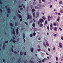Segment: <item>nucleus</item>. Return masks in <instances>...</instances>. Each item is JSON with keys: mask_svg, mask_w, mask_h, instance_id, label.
<instances>
[{"mask_svg": "<svg viewBox=\"0 0 63 63\" xmlns=\"http://www.w3.org/2000/svg\"><path fill=\"white\" fill-rule=\"evenodd\" d=\"M14 19H16V16H14Z\"/></svg>", "mask_w": 63, "mask_h": 63, "instance_id": "nucleus-46", "label": "nucleus"}, {"mask_svg": "<svg viewBox=\"0 0 63 63\" xmlns=\"http://www.w3.org/2000/svg\"><path fill=\"white\" fill-rule=\"evenodd\" d=\"M45 41L46 42V44L47 46H49V44H48V42H47V40H45Z\"/></svg>", "mask_w": 63, "mask_h": 63, "instance_id": "nucleus-4", "label": "nucleus"}, {"mask_svg": "<svg viewBox=\"0 0 63 63\" xmlns=\"http://www.w3.org/2000/svg\"><path fill=\"white\" fill-rule=\"evenodd\" d=\"M62 1H61L59 2V3L60 4H62Z\"/></svg>", "mask_w": 63, "mask_h": 63, "instance_id": "nucleus-36", "label": "nucleus"}, {"mask_svg": "<svg viewBox=\"0 0 63 63\" xmlns=\"http://www.w3.org/2000/svg\"><path fill=\"white\" fill-rule=\"evenodd\" d=\"M22 20V18L21 19H20V21H21Z\"/></svg>", "mask_w": 63, "mask_h": 63, "instance_id": "nucleus-59", "label": "nucleus"}, {"mask_svg": "<svg viewBox=\"0 0 63 63\" xmlns=\"http://www.w3.org/2000/svg\"><path fill=\"white\" fill-rule=\"evenodd\" d=\"M14 53H15V54H16V53H17L16 52V51H14Z\"/></svg>", "mask_w": 63, "mask_h": 63, "instance_id": "nucleus-33", "label": "nucleus"}, {"mask_svg": "<svg viewBox=\"0 0 63 63\" xmlns=\"http://www.w3.org/2000/svg\"><path fill=\"white\" fill-rule=\"evenodd\" d=\"M52 5H51L50 6V8H52Z\"/></svg>", "mask_w": 63, "mask_h": 63, "instance_id": "nucleus-55", "label": "nucleus"}, {"mask_svg": "<svg viewBox=\"0 0 63 63\" xmlns=\"http://www.w3.org/2000/svg\"><path fill=\"white\" fill-rule=\"evenodd\" d=\"M42 18L43 19H44V20H46V18L44 16H43L42 17Z\"/></svg>", "mask_w": 63, "mask_h": 63, "instance_id": "nucleus-29", "label": "nucleus"}, {"mask_svg": "<svg viewBox=\"0 0 63 63\" xmlns=\"http://www.w3.org/2000/svg\"><path fill=\"white\" fill-rule=\"evenodd\" d=\"M57 26H58V25H59L58 24V23H57Z\"/></svg>", "mask_w": 63, "mask_h": 63, "instance_id": "nucleus-56", "label": "nucleus"}, {"mask_svg": "<svg viewBox=\"0 0 63 63\" xmlns=\"http://www.w3.org/2000/svg\"><path fill=\"white\" fill-rule=\"evenodd\" d=\"M58 57H56V60L57 61H58Z\"/></svg>", "mask_w": 63, "mask_h": 63, "instance_id": "nucleus-26", "label": "nucleus"}, {"mask_svg": "<svg viewBox=\"0 0 63 63\" xmlns=\"http://www.w3.org/2000/svg\"><path fill=\"white\" fill-rule=\"evenodd\" d=\"M61 39H62V40H63V37H62Z\"/></svg>", "mask_w": 63, "mask_h": 63, "instance_id": "nucleus-60", "label": "nucleus"}, {"mask_svg": "<svg viewBox=\"0 0 63 63\" xmlns=\"http://www.w3.org/2000/svg\"><path fill=\"white\" fill-rule=\"evenodd\" d=\"M47 28L48 30H49V27L48 26H47Z\"/></svg>", "mask_w": 63, "mask_h": 63, "instance_id": "nucleus-38", "label": "nucleus"}, {"mask_svg": "<svg viewBox=\"0 0 63 63\" xmlns=\"http://www.w3.org/2000/svg\"><path fill=\"white\" fill-rule=\"evenodd\" d=\"M54 36H55V37H56V36H57V34H54Z\"/></svg>", "mask_w": 63, "mask_h": 63, "instance_id": "nucleus-43", "label": "nucleus"}, {"mask_svg": "<svg viewBox=\"0 0 63 63\" xmlns=\"http://www.w3.org/2000/svg\"><path fill=\"white\" fill-rule=\"evenodd\" d=\"M10 42L11 41L12 42H13L14 43H15V42H16V41H13L12 39H11V40H10Z\"/></svg>", "mask_w": 63, "mask_h": 63, "instance_id": "nucleus-11", "label": "nucleus"}, {"mask_svg": "<svg viewBox=\"0 0 63 63\" xmlns=\"http://www.w3.org/2000/svg\"><path fill=\"white\" fill-rule=\"evenodd\" d=\"M25 23L26 24V25H28V24L27 23L25 22Z\"/></svg>", "mask_w": 63, "mask_h": 63, "instance_id": "nucleus-57", "label": "nucleus"}, {"mask_svg": "<svg viewBox=\"0 0 63 63\" xmlns=\"http://www.w3.org/2000/svg\"><path fill=\"white\" fill-rule=\"evenodd\" d=\"M13 33L14 35H15V31H14V30H13Z\"/></svg>", "mask_w": 63, "mask_h": 63, "instance_id": "nucleus-23", "label": "nucleus"}, {"mask_svg": "<svg viewBox=\"0 0 63 63\" xmlns=\"http://www.w3.org/2000/svg\"><path fill=\"white\" fill-rule=\"evenodd\" d=\"M24 54L25 55H26V52H25L24 53Z\"/></svg>", "mask_w": 63, "mask_h": 63, "instance_id": "nucleus-61", "label": "nucleus"}, {"mask_svg": "<svg viewBox=\"0 0 63 63\" xmlns=\"http://www.w3.org/2000/svg\"><path fill=\"white\" fill-rule=\"evenodd\" d=\"M24 43H25V39H24Z\"/></svg>", "mask_w": 63, "mask_h": 63, "instance_id": "nucleus-64", "label": "nucleus"}, {"mask_svg": "<svg viewBox=\"0 0 63 63\" xmlns=\"http://www.w3.org/2000/svg\"><path fill=\"white\" fill-rule=\"evenodd\" d=\"M39 3H41V0H39Z\"/></svg>", "mask_w": 63, "mask_h": 63, "instance_id": "nucleus-37", "label": "nucleus"}, {"mask_svg": "<svg viewBox=\"0 0 63 63\" xmlns=\"http://www.w3.org/2000/svg\"><path fill=\"white\" fill-rule=\"evenodd\" d=\"M27 17V19H29V18H32V16H30L29 14H28Z\"/></svg>", "mask_w": 63, "mask_h": 63, "instance_id": "nucleus-2", "label": "nucleus"}, {"mask_svg": "<svg viewBox=\"0 0 63 63\" xmlns=\"http://www.w3.org/2000/svg\"><path fill=\"white\" fill-rule=\"evenodd\" d=\"M20 54L21 55H23V53H22L21 52H20Z\"/></svg>", "mask_w": 63, "mask_h": 63, "instance_id": "nucleus-25", "label": "nucleus"}, {"mask_svg": "<svg viewBox=\"0 0 63 63\" xmlns=\"http://www.w3.org/2000/svg\"><path fill=\"white\" fill-rule=\"evenodd\" d=\"M22 6H23V4H22L21 6H20V5H19V6L20 8L22 7Z\"/></svg>", "mask_w": 63, "mask_h": 63, "instance_id": "nucleus-20", "label": "nucleus"}, {"mask_svg": "<svg viewBox=\"0 0 63 63\" xmlns=\"http://www.w3.org/2000/svg\"><path fill=\"white\" fill-rule=\"evenodd\" d=\"M18 28H17L16 31V33L17 34H18Z\"/></svg>", "mask_w": 63, "mask_h": 63, "instance_id": "nucleus-8", "label": "nucleus"}, {"mask_svg": "<svg viewBox=\"0 0 63 63\" xmlns=\"http://www.w3.org/2000/svg\"><path fill=\"white\" fill-rule=\"evenodd\" d=\"M35 4H36V3L35 2H34L33 3V4L35 5Z\"/></svg>", "mask_w": 63, "mask_h": 63, "instance_id": "nucleus-44", "label": "nucleus"}, {"mask_svg": "<svg viewBox=\"0 0 63 63\" xmlns=\"http://www.w3.org/2000/svg\"><path fill=\"white\" fill-rule=\"evenodd\" d=\"M18 16L20 18H21V15H19V14H18Z\"/></svg>", "mask_w": 63, "mask_h": 63, "instance_id": "nucleus-13", "label": "nucleus"}, {"mask_svg": "<svg viewBox=\"0 0 63 63\" xmlns=\"http://www.w3.org/2000/svg\"><path fill=\"white\" fill-rule=\"evenodd\" d=\"M33 11H35V9H32V13H33Z\"/></svg>", "mask_w": 63, "mask_h": 63, "instance_id": "nucleus-30", "label": "nucleus"}, {"mask_svg": "<svg viewBox=\"0 0 63 63\" xmlns=\"http://www.w3.org/2000/svg\"><path fill=\"white\" fill-rule=\"evenodd\" d=\"M40 27H43V24H40Z\"/></svg>", "mask_w": 63, "mask_h": 63, "instance_id": "nucleus-12", "label": "nucleus"}, {"mask_svg": "<svg viewBox=\"0 0 63 63\" xmlns=\"http://www.w3.org/2000/svg\"><path fill=\"white\" fill-rule=\"evenodd\" d=\"M59 28L60 31H62V29H61V28Z\"/></svg>", "mask_w": 63, "mask_h": 63, "instance_id": "nucleus-39", "label": "nucleus"}, {"mask_svg": "<svg viewBox=\"0 0 63 63\" xmlns=\"http://www.w3.org/2000/svg\"><path fill=\"white\" fill-rule=\"evenodd\" d=\"M31 51L32 52H33V50H34V48H32L31 49Z\"/></svg>", "mask_w": 63, "mask_h": 63, "instance_id": "nucleus-15", "label": "nucleus"}, {"mask_svg": "<svg viewBox=\"0 0 63 63\" xmlns=\"http://www.w3.org/2000/svg\"><path fill=\"white\" fill-rule=\"evenodd\" d=\"M53 25L54 26H56V23H54L53 24Z\"/></svg>", "mask_w": 63, "mask_h": 63, "instance_id": "nucleus-22", "label": "nucleus"}, {"mask_svg": "<svg viewBox=\"0 0 63 63\" xmlns=\"http://www.w3.org/2000/svg\"><path fill=\"white\" fill-rule=\"evenodd\" d=\"M41 50V49H39L37 51H40Z\"/></svg>", "mask_w": 63, "mask_h": 63, "instance_id": "nucleus-34", "label": "nucleus"}, {"mask_svg": "<svg viewBox=\"0 0 63 63\" xmlns=\"http://www.w3.org/2000/svg\"><path fill=\"white\" fill-rule=\"evenodd\" d=\"M60 46L61 47H62V45H60Z\"/></svg>", "mask_w": 63, "mask_h": 63, "instance_id": "nucleus-50", "label": "nucleus"}, {"mask_svg": "<svg viewBox=\"0 0 63 63\" xmlns=\"http://www.w3.org/2000/svg\"><path fill=\"white\" fill-rule=\"evenodd\" d=\"M58 19H60V18L59 17V16L58 17Z\"/></svg>", "mask_w": 63, "mask_h": 63, "instance_id": "nucleus-49", "label": "nucleus"}, {"mask_svg": "<svg viewBox=\"0 0 63 63\" xmlns=\"http://www.w3.org/2000/svg\"><path fill=\"white\" fill-rule=\"evenodd\" d=\"M35 14H36V13L35 12H34V13H33V17H35Z\"/></svg>", "mask_w": 63, "mask_h": 63, "instance_id": "nucleus-10", "label": "nucleus"}, {"mask_svg": "<svg viewBox=\"0 0 63 63\" xmlns=\"http://www.w3.org/2000/svg\"><path fill=\"white\" fill-rule=\"evenodd\" d=\"M27 9L28 10H29V6H28L27 8Z\"/></svg>", "mask_w": 63, "mask_h": 63, "instance_id": "nucleus-40", "label": "nucleus"}, {"mask_svg": "<svg viewBox=\"0 0 63 63\" xmlns=\"http://www.w3.org/2000/svg\"><path fill=\"white\" fill-rule=\"evenodd\" d=\"M49 18H50V16H48V21H50V20L49 19Z\"/></svg>", "mask_w": 63, "mask_h": 63, "instance_id": "nucleus-14", "label": "nucleus"}, {"mask_svg": "<svg viewBox=\"0 0 63 63\" xmlns=\"http://www.w3.org/2000/svg\"><path fill=\"white\" fill-rule=\"evenodd\" d=\"M17 23H16L15 26H17Z\"/></svg>", "mask_w": 63, "mask_h": 63, "instance_id": "nucleus-35", "label": "nucleus"}, {"mask_svg": "<svg viewBox=\"0 0 63 63\" xmlns=\"http://www.w3.org/2000/svg\"><path fill=\"white\" fill-rule=\"evenodd\" d=\"M21 61V59H20L18 61V63H20Z\"/></svg>", "mask_w": 63, "mask_h": 63, "instance_id": "nucleus-18", "label": "nucleus"}, {"mask_svg": "<svg viewBox=\"0 0 63 63\" xmlns=\"http://www.w3.org/2000/svg\"><path fill=\"white\" fill-rule=\"evenodd\" d=\"M61 15V14H60V13H58V15Z\"/></svg>", "mask_w": 63, "mask_h": 63, "instance_id": "nucleus-62", "label": "nucleus"}, {"mask_svg": "<svg viewBox=\"0 0 63 63\" xmlns=\"http://www.w3.org/2000/svg\"><path fill=\"white\" fill-rule=\"evenodd\" d=\"M38 47L39 48H40V46H38Z\"/></svg>", "mask_w": 63, "mask_h": 63, "instance_id": "nucleus-58", "label": "nucleus"}, {"mask_svg": "<svg viewBox=\"0 0 63 63\" xmlns=\"http://www.w3.org/2000/svg\"><path fill=\"white\" fill-rule=\"evenodd\" d=\"M54 30L55 31H57V28L56 27L55 28Z\"/></svg>", "mask_w": 63, "mask_h": 63, "instance_id": "nucleus-17", "label": "nucleus"}, {"mask_svg": "<svg viewBox=\"0 0 63 63\" xmlns=\"http://www.w3.org/2000/svg\"><path fill=\"white\" fill-rule=\"evenodd\" d=\"M30 37H33V34H30Z\"/></svg>", "mask_w": 63, "mask_h": 63, "instance_id": "nucleus-31", "label": "nucleus"}, {"mask_svg": "<svg viewBox=\"0 0 63 63\" xmlns=\"http://www.w3.org/2000/svg\"><path fill=\"white\" fill-rule=\"evenodd\" d=\"M43 45L44 46H45V47H46V44H45V43H43Z\"/></svg>", "mask_w": 63, "mask_h": 63, "instance_id": "nucleus-28", "label": "nucleus"}, {"mask_svg": "<svg viewBox=\"0 0 63 63\" xmlns=\"http://www.w3.org/2000/svg\"><path fill=\"white\" fill-rule=\"evenodd\" d=\"M32 20H31L30 21V23H32Z\"/></svg>", "mask_w": 63, "mask_h": 63, "instance_id": "nucleus-51", "label": "nucleus"}, {"mask_svg": "<svg viewBox=\"0 0 63 63\" xmlns=\"http://www.w3.org/2000/svg\"><path fill=\"white\" fill-rule=\"evenodd\" d=\"M45 25H46V24H47V20H46L45 22Z\"/></svg>", "mask_w": 63, "mask_h": 63, "instance_id": "nucleus-24", "label": "nucleus"}, {"mask_svg": "<svg viewBox=\"0 0 63 63\" xmlns=\"http://www.w3.org/2000/svg\"><path fill=\"white\" fill-rule=\"evenodd\" d=\"M23 7L24 9H25V5H23Z\"/></svg>", "mask_w": 63, "mask_h": 63, "instance_id": "nucleus-47", "label": "nucleus"}, {"mask_svg": "<svg viewBox=\"0 0 63 63\" xmlns=\"http://www.w3.org/2000/svg\"><path fill=\"white\" fill-rule=\"evenodd\" d=\"M8 13H10V8H8Z\"/></svg>", "mask_w": 63, "mask_h": 63, "instance_id": "nucleus-19", "label": "nucleus"}, {"mask_svg": "<svg viewBox=\"0 0 63 63\" xmlns=\"http://www.w3.org/2000/svg\"><path fill=\"white\" fill-rule=\"evenodd\" d=\"M42 61L43 62H45V60L44 59Z\"/></svg>", "mask_w": 63, "mask_h": 63, "instance_id": "nucleus-48", "label": "nucleus"}, {"mask_svg": "<svg viewBox=\"0 0 63 63\" xmlns=\"http://www.w3.org/2000/svg\"><path fill=\"white\" fill-rule=\"evenodd\" d=\"M33 36H35L36 35V33L35 32H34L33 33Z\"/></svg>", "mask_w": 63, "mask_h": 63, "instance_id": "nucleus-27", "label": "nucleus"}, {"mask_svg": "<svg viewBox=\"0 0 63 63\" xmlns=\"http://www.w3.org/2000/svg\"><path fill=\"white\" fill-rule=\"evenodd\" d=\"M48 50L49 51H50V49L49 48L48 49Z\"/></svg>", "mask_w": 63, "mask_h": 63, "instance_id": "nucleus-53", "label": "nucleus"}, {"mask_svg": "<svg viewBox=\"0 0 63 63\" xmlns=\"http://www.w3.org/2000/svg\"><path fill=\"white\" fill-rule=\"evenodd\" d=\"M47 59H49V57H47Z\"/></svg>", "mask_w": 63, "mask_h": 63, "instance_id": "nucleus-63", "label": "nucleus"}, {"mask_svg": "<svg viewBox=\"0 0 63 63\" xmlns=\"http://www.w3.org/2000/svg\"><path fill=\"white\" fill-rule=\"evenodd\" d=\"M30 63H34V62L31 61V60H30Z\"/></svg>", "mask_w": 63, "mask_h": 63, "instance_id": "nucleus-16", "label": "nucleus"}, {"mask_svg": "<svg viewBox=\"0 0 63 63\" xmlns=\"http://www.w3.org/2000/svg\"><path fill=\"white\" fill-rule=\"evenodd\" d=\"M10 25L11 26H13V24H12V23H11L10 24Z\"/></svg>", "mask_w": 63, "mask_h": 63, "instance_id": "nucleus-41", "label": "nucleus"}, {"mask_svg": "<svg viewBox=\"0 0 63 63\" xmlns=\"http://www.w3.org/2000/svg\"><path fill=\"white\" fill-rule=\"evenodd\" d=\"M38 6H39V7H42V8H43L44 7H45V6L44 5H42L41 4H38L37 5Z\"/></svg>", "mask_w": 63, "mask_h": 63, "instance_id": "nucleus-1", "label": "nucleus"}, {"mask_svg": "<svg viewBox=\"0 0 63 63\" xmlns=\"http://www.w3.org/2000/svg\"><path fill=\"white\" fill-rule=\"evenodd\" d=\"M25 35V34L24 33H23V39H24L25 38V35Z\"/></svg>", "mask_w": 63, "mask_h": 63, "instance_id": "nucleus-21", "label": "nucleus"}, {"mask_svg": "<svg viewBox=\"0 0 63 63\" xmlns=\"http://www.w3.org/2000/svg\"><path fill=\"white\" fill-rule=\"evenodd\" d=\"M53 50H55V47H54L53 48Z\"/></svg>", "mask_w": 63, "mask_h": 63, "instance_id": "nucleus-42", "label": "nucleus"}, {"mask_svg": "<svg viewBox=\"0 0 63 63\" xmlns=\"http://www.w3.org/2000/svg\"><path fill=\"white\" fill-rule=\"evenodd\" d=\"M52 24L50 25V29L51 30H52Z\"/></svg>", "mask_w": 63, "mask_h": 63, "instance_id": "nucleus-7", "label": "nucleus"}, {"mask_svg": "<svg viewBox=\"0 0 63 63\" xmlns=\"http://www.w3.org/2000/svg\"><path fill=\"white\" fill-rule=\"evenodd\" d=\"M11 50L12 51V52H13V51H14V50L13 49V48H11Z\"/></svg>", "mask_w": 63, "mask_h": 63, "instance_id": "nucleus-45", "label": "nucleus"}, {"mask_svg": "<svg viewBox=\"0 0 63 63\" xmlns=\"http://www.w3.org/2000/svg\"><path fill=\"white\" fill-rule=\"evenodd\" d=\"M30 7L31 9H32V8H33V6L32 5H31L30 6Z\"/></svg>", "mask_w": 63, "mask_h": 63, "instance_id": "nucleus-32", "label": "nucleus"}, {"mask_svg": "<svg viewBox=\"0 0 63 63\" xmlns=\"http://www.w3.org/2000/svg\"><path fill=\"white\" fill-rule=\"evenodd\" d=\"M36 15L37 16L36 17V18H37L38 16H39V12H37L36 13Z\"/></svg>", "mask_w": 63, "mask_h": 63, "instance_id": "nucleus-6", "label": "nucleus"}, {"mask_svg": "<svg viewBox=\"0 0 63 63\" xmlns=\"http://www.w3.org/2000/svg\"><path fill=\"white\" fill-rule=\"evenodd\" d=\"M44 20H43V19H40L39 20V22H40V23H42V22H43Z\"/></svg>", "mask_w": 63, "mask_h": 63, "instance_id": "nucleus-3", "label": "nucleus"}, {"mask_svg": "<svg viewBox=\"0 0 63 63\" xmlns=\"http://www.w3.org/2000/svg\"><path fill=\"white\" fill-rule=\"evenodd\" d=\"M59 19H57V20L58 21H59Z\"/></svg>", "mask_w": 63, "mask_h": 63, "instance_id": "nucleus-52", "label": "nucleus"}, {"mask_svg": "<svg viewBox=\"0 0 63 63\" xmlns=\"http://www.w3.org/2000/svg\"><path fill=\"white\" fill-rule=\"evenodd\" d=\"M60 45H62V44L61 43H60L59 44Z\"/></svg>", "mask_w": 63, "mask_h": 63, "instance_id": "nucleus-54", "label": "nucleus"}, {"mask_svg": "<svg viewBox=\"0 0 63 63\" xmlns=\"http://www.w3.org/2000/svg\"><path fill=\"white\" fill-rule=\"evenodd\" d=\"M32 26L33 29H34V30L35 29H36V28H35V24H32Z\"/></svg>", "mask_w": 63, "mask_h": 63, "instance_id": "nucleus-5", "label": "nucleus"}, {"mask_svg": "<svg viewBox=\"0 0 63 63\" xmlns=\"http://www.w3.org/2000/svg\"><path fill=\"white\" fill-rule=\"evenodd\" d=\"M35 8L36 9H39L40 8V7L37 6H35Z\"/></svg>", "mask_w": 63, "mask_h": 63, "instance_id": "nucleus-9", "label": "nucleus"}]
</instances>
